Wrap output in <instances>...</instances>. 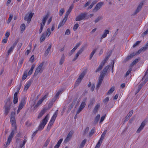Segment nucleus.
I'll use <instances>...</instances> for the list:
<instances>
[{
  "label": "nucleus",
  "instance_id": "obj_1",
  "mask_svg": "<svg viewBox=\"0 0 148 148\" xmlns=\"http://www.w3.org/2000/svg\"><path fill=\"white\" fill-rule=\"evenodd\" d=\"M12 103V102L10 101V98H8L7 99L6 102L5 103L4 106V114L5 116L7 115L9 112Z\"/></svg>",
  "mask_w": 148,
  "mask_h": 148
},
{
  "label": "nucleus",
  "instance_id": "obj_2",
  "mask_svg": "<svg viewBox=\"0 0 148 148\" xmlns=\"http://www.w3.org/2000/svg\"><path fill=\"white\" fill-rule=\"evenodd\" d=\"M48 114L47 115L40 123L38 128V130H42L47 123L48 121Z\"/></svg>",
  "mask_w": 148,
  "mask_h": 148
},
{
  "label": "nucleus",
  "instance_id": "obj_3",
  "mask_svg": "<svg viewBox=\"0 0 148 148\" xmlns=\"http://www.w3.org/2000/svg\"><path fill=\"white\" fill-rule=\"evenodd\" d=\"M45 62L41 63L36 70L34 74V76H36L39 73H42L43 71L42 67L44 65Z\"/></svg>",
  "mask_w": 148,
  "mask_h": 148
},
{
  "label": "nucleus",
  "instance_id": "obj_4",
  "mask_svg": "<svg viewBox=\"0 0 148 148\" xmlns=\"http://www.w3.org/2000/svg\"><path fill=\"white\" fill-rule=\"evenodd\" d=\"M16 126H15V127L14 128V129L12 130V132L8 138V141L7 142L6 146L5 147H4V148H6L7 146L8 145L10 144V142L11 141L12 139L13 136L16 130Z\"/></svg>",
  "mask_w": 148,
  "mask_h": 148
},
{
  "label": "nucleus",
  "instance_id": "obj_5",
  "mask_svg": "<svg viewBox=\"0 0 148 148\" xmlns=\"http://www.w3.org/2000/svg\"><path fill=\"white\" fill-rule=\"evenodd\" d=\"M87 13H82L78 16L75 18L76 21H79L86 18Z\"/></svg>",
  "mask_w": 148,
  "mask_h": 148
},
{
  "label": "nucleus",
  "instance_id": "obj_6",
  "mask_svg": "<svg viewBox=\"0 0 148 148\" xmlns=\"http://www.w3.org/2000/svg\"><path fill=\"white\" fill-rule=\"evenodd\" d=\"M15 113L13 112H12L11 114L10 122L12 125L15 127L16 126V120L14 117Z\"/></svg>",
  "mask_w": 148,
  "mask_h": 148
},
{
  "label": "nucleus",
  "instance_id": "obj_7",
  "mask_svg": "<svg viewBox=\"0 0 148 148\" xmlns=\"http://www.w3.org/2000/svg\"><path fill=\"white\" fill-rule=\"evenodd\" d=\"M34 14L31 12L29 14H26L24 17V20L27 21V23H29L31 21V19L33 16Z\"/></svg>",
  "mask_w": 148,
  "mask_h": 148
},
{
  "label": "nucleus",
  "instance_id": "obj_8",
  "mask_svg": "<svg viewBox=\"0 0 148 148\" xmlns=\"http://www.w3.org/2000/svg\"><path fill=\"white\" fill-rule=\"evenodd\" d=\"M103 4L104 3L102 2L98 3L93 9L92 11L93 12H96L102 6Z\"/></svg>",
  "mask_w": 148,
  "mask_h": 148
},
{
  "label": "nucleus",
  "instance_id": "obj_9",
  "mask_svg": "<svg viewBox=\"0 0 148 148\" xmlns=\"http://www.w3.org/2000/svg\"><path fill=\"white\" fill-rule=\"evenodd\" d=\"M25 100V98L24 97L22 99L18 106V108L21 110L23 108V106L26 103Z\"/></svg>",
  "mask_w": 148,
  "mask_h": 148
},
{
  "label": "nucleus",
  "instance_id": "obj_10",
  "mask_svg": "<svg viewBox=\"0 0 148 148\" xmlns=\"http://www.w3.org/2000/svg\"><path fill=\"white\" fill-rule=\"evenodd\" d=\"M86 104L84 102H82L81 103L79 108L78 109L77 112V114H79L81 111L85 107Z\"/></svg>",
  "mask_w": 148,
  "mask_h": 148
},
{
  "label": "nucleus",
  "instance_id": "obj_11",
  "mask_svg": "<svg viewBox=\"0 0 148 148\" xmlns=\"http://www.w3.org/2000/svg\"><path fill=\"white\" fill-rule=\"evenodd\" d=\"M143 5V2H141L139 4L135 12H134V14H137L141 10V8Z\"/></svg>",
  "mask_w": 148,
  "mask_h": 148
},
{
  "label": "nucleus",
  "instance_id": "obj_12",
  "mask_svg": "<svg viewBox=\"0 0 148 148\" xmlns=\"http://www.w3.org/2000/svg\"><path fill=\"white\" fill-rule=\"evenodd\" d=\"M18 91L16 92L14 95L13 103L14 104L16 103L18 101Z\"/></svg>",
  "mask_w": 148,
  "mask_h": 148
},
{
  "label": "nucleus",
  "instance_id": "obj_13",
  "mask_svg": "<svg viewBox=\"0 0 148 148\" xmlns=\"http://www.w3.org/2000/svg\"><path fill=\"white\" fill-rule=\"evenodd\" d=\"M145 123L144 122H143L140 126L139 127V128L138 129L137 131V133H139L141 131V130L143 129L144 127L145 126Z\"/></svg>",
  "mask_w": 148,
  "mask_h": 148
},
{
  "label": "nucleus",
  "instance_id": "obj_14",
  "mask_svg": "<svg viewBox=\"0 0 148 148\" xmlns=\"http://www.w3.org/2000/svg\"><path fill=\"white\" fill-rule=\"evenodd\" d=\"M32 81L31 80H29V82L27 83V84L25 85V88L24 89V91H26L29 88L30 86L32 84Z\"/></svg>",
  "mask_w": 148,
  "mask_h": 148
},
{
  "label": "nucleus",
  "instance_id": "obj_15",
  "mask_svg": "<svg viewBox=\"0 0 148 148\" xmlns=\"http://www.w3.org/2000/svg\"><path fill=\"white\" fill-rule=\"evenodd\" d=\"M100 106V103H97L95 106V108L93 110V112L94 114H96L97 112L99 109V108Z\"/></svg>",
  "mask_w": 148,
  "mask_h": 148
},
{
  "label": "nucleus",
  "instance_id": "obj_16",
  "mask_svg": "<svg viewBox=\"0 0 148 148\" xmlns=\"http://www.w3.org/2000/svg\"><path fill=\"white\" fill-rule=\"evenodd\" d=\"M46 110L47 109H46L44 108L42 110L40 114H39L38 118V119L40 118L46 112Z\"/></svg>",
  "mask_w": 148,
  "mask_h": 148
},
{
  "label": "nucleus",
  "instance_id": "obj_17",
  "mask_svg": "<svg viewBox=\"0 0 148 148\" xmlns=\"http://www.w3.org/2000/svg\"><path fill=\"white\" fill-rule=\"evenodd\" d=\"M135 55H136V54L134 52L132 53V54L126 57L125 59V60L126 61H127L129 60L132 58Z\"/></svg>",
  "mask_w": 148,
  "mask_h": 148
},
{
  "label": "nucleus",
  "instance_id": "obj_18",
  "mask_svg": "<svg viewBox=\"0 0 148 148\" xmlns=\"http://www.w3.org/2000/svg\"><path fill=\"white\" fill-rule=\"evenodd\" d=\"M109 31L108 30L106 29L104 30V33L101 38V39L106 37L107 36V34H109Z\"/></svg>",
  "mask_w": 148,
  "mask_h": 148
},
{
  "label": "nucleus",
  "instance_id": "obj_19",
  "mask_svg": "<svg viewBox=\"0 0 148 148\" xmlns=\"http://www.w3.org/2000/svg\"><path fill=\"white\" fill-rule=\"evenodd\" d=\"M67 19L64 18L62 21L59 24L58 28H59L60 27L63 26L64 24L65 23L67 20Z\"/></svg>",
  "mask_w": 148,
  "mask_h": 148
},
{
  "label": "nucleus",
  "instance_id": "obj_20",
  "mask_svg": "<svg viewBox=\"0 0 148 148\" xmlns=\"http://www.w3.org/2000/svg\"><path fill=\"white\" fill-rule=\"evenodd\" d=\"M63 140V139L61 138L58 141L57 144L54 147V148H58L60 147L61 143Z\"/></svg>",
  "mask_w": 148,
  "mask_h": 148
},
{
  "label": "nucleus",
  "instance_id": "obj_21",
  "mask_svg": "<svg viewBox=\"0 0 148 148\" xmlns=\"http://www.w3.org/2000/svg\"><path fill=\"white\" fill-rule=\"evenodd\" d=\"M51 45L49 44L48 48L46 50L45 52V56H47L48 54L49 53L50 51V50L51 48Z\"/></svg>",
  "mask_w": 148,
  "mask_h": 148
},
{
  "label": "nucleus",
  "instance_id": "obj_22",
  "mask_svg": "<svg viewBox=\"0 0 148 148\" xmlns=\"http://www.w3.org/2000/svg\"><path fill=\"white\" fill-rule=\"evenodd\" d=\"M103 80V79H100L99 78V81L97 84V86H96V88L97 89H98L99 88L100 86H101V85L102 83Z\"/></svg>",
  "mask_w": 148,
  "mask_h": 148
},
{
  "label": "nucleus",
  "instance_id": "obj_23",
  "mask_svg": "<svg viewBox=\"0 0 148 148\" xmlns=\"http://www.w3.org/2000/svg\"><path fill=\"white\" fill-rule=\"evenodd\" d=\"M65 60V56L64 54H63L61 57L59 62V64L60 65H62L64 63Z\"/></svg>",
  "mask_w": 148,
  "mask_h": 148
},
{
  "label": "nucleus",
  "instance_id": "obj_24",
  "mask_svg": "<svg viewBox=\"0 0 148 148\" xmlns=\"http://www.w3.org/2000/svg\"><path fill=\"white\" fill-rule=\"evenodd\" d=\"M57 113L56 112H55L52 116L50 121L54 122L55 120L56 119L57 116Z\"/></svg>",
  "mask_w": 148,
  "mask_h": 148
},
{
  "label": "nucleus",
  "instance_id": "obj_25",
  "mask_svg": "<svg viewBox=\"0 0 148 148\" xmlns=\"http://www.w3.org/2000/svg\"><path fill=\"white\" fill-rule=\"evenodd\" d=\"M112 53V51H110L108 53L107 56H106L105 57V59H104V60L106 62V61H107L108 60L109 57L111 55Z\"/></svg>",
  "mask_w": 148,
  "mask_h": 148
},
{
  "label": "nucleus",
  "instance_id": "obj_26",
  "mask_svg": "<svg viewBox=\"0 0 148 148\" xmlns=\"http://www.w3.org/2000/svg\"><path fill=\"white\" fill-rule=\"evenodd\" d=\"M86 142V139H85L80 144L79 148H83Z\"/></svg>",
  "mask_w": 148,
  "mask_h": 148
},
{
  "label": "nucleus",
  "instance_id": "obj_27",
  "mask_svg": "<svg viewBox=\"0 0 148 148\" xmlns=\"http://www.w3.org/2000/svg\"><path fill=\"white\" fill-rule=\"evenodd\" d=\"M95 132V128H93L89 132L88 134V136L89 137H91L92 135Z\"/></svg>",
  "mask_w": 148,
  "mask_h": 148
},
{
  "label": "nucleus",
  "instance_id": "obj_28",
  "mask_svg": "<svg viewBox=\"0 0 148 148\" xmlns=\"http://www.w3.org/2000/svg\"><path fill=\"white\" fill-rule=\"evenodd\" d=\"M139 60L140 59L139 58L136 59L133 61L132 63L131 64V66L132 67L137 62H138Z\"/></svg>",
  "mask_w": 148,
  "mask_h": 148
},
{
  "label": "nucleus",
  "instance_id": "obj_29",
  "mask_svg": "<svg viewBox=\"0 0 148 148\" xmlns=\"http://www.w3.org/2000/svg\"><path fill=\"white\" fill-rule=\"evenodd\" d=\"M43 100L41 99H40L36 105L34 106V108H36L42 103Z\"/></svg>",
  "mask_w": 148,
  "mask_h": 148
},
{
  "label": "nucleus",
  "instance_id": "obj_30",
  "mask_svg": "<svg viewBox=\"0 0 148 148\" xmlns=\"http://www.w3.org/2000/svg\"><path fill=\"white\" fill-rule=\"evenodd\" d=\"M114 87L112 86V87L108 92L107 94L109 95L112 93V92L114 91Z\"/></svg>",
  "mask_w": 148,
  "mask_h": 148
},
{
  "label": "nucleus",
  "instance_id": "obj_31",
  "mask_svg": "<svg viewBox=\"0 0 148 148\" xmlns=\"http://www.w3.org/2000/svg\"><path fill=\"white\" fill-rule=\"evenodd\" d=\"M97 2L96 1H94L91 5L88 7L87 9L89 10L91 9L92 8L93 5L96 3Z\"/></svg>",
  "mask_w": 148,
  "mask_h": 148
},
{
  "label": "nucleus",
  "instance_id": "obj_32",
  "mask_svg": "<svg viewBox=\"0 0 148 148\" xmlns=\"http://www.w3.org/2000/svg\"><path fill=\"white\" fill-rule=\"evenodd\" d=\"M85 47V46H83L82 47L77 53L79 55L84 50Z\"/></svg>",
  "mask_w": 148,
  "mask_h": 148
},
{
  "label": "nucleus",
  "instance_id": "obj_33",
  "mask_svg": "<svg viewBox=\"0 0 148 148\" xmlns=\"http://www.w3.org/2000/svg\"><path fill=\"white\" fill-rule=\"evenodd\" d=\"M110 65H108L107 66H106L103 69L102 71L103 72H104V73H106Z\"/></svg>",
  "mask_w": 148,
  "mask_h": 148
},
{
  "label": "nucleus",
  "instance_id": "obj_34",
  "mask_svg": "<svg viewBox=\"0 0 148 148\" xmlns=\"http://www.w3.org/2000/svg\"><path fill=\"white\" fill-rule=\"evenodd\" d=\"M106 73L103 72L102 71L101 74H100L99 78L102 79H103L106 75Z\"/></svg>",
  "mask_w": 148,
  "mask_h": 148
},
{
  "label": "nucleus",
  "instance_id": "obj_35",
  "mask_svg": "<svg viewBox=\"0 0 148 148\" xmlns=\"http://www.w3.org/2000/svg\"><path fill=\"white\" fill-rule=\"evenodd\" d=\"M45 35L46 36L45 33H44L42 34L40 38V41L43 42L45 40Z\"/></svg>",
  "mask_w": 148,
  "mask_h": 148
},
{
  "label": "nucleus",
  "instance_id": "obj_36",
  "mask_svg": "<svg viewBox=\"0 0 148 148\" xmlns=\"http://www.w3.org/2000/svg\"><path fill=\"white\" fill-rule=\"evenodd\" d=\"M103 139L100 138L96 145L99 147Z\"/></svg>",
  "mask_w": 148,
  "mask_h": 148
},
{
  "label": "nucleus",
  "instance_id": "obj_37",
  "mask_svg": "<svg viewBox=\"0 0 148 148\" xmlns=\"http://www.w3.org/2000/svg\"><path fill=\"white\" fill-rule=\"evenodd\" d=\"M100 117L99 114H97L96 116L94 122L95 123H98Z\"/></svg>",
  "mask_w": 148,
  "mask_h": 148
},
{
  "label": "nucleus",
  "instance_id": "obj_38",
  "mask_svg": "<svg viewBox=\"0 0 148 148\" xmlns=\"http://www.w3.org/2000/svg\"><path fill=\"white\" fill-rule=\"evenodd\" d=\"M51 34V32L50 29L49 28H48L46 31V36L48 37Z\"/></svg>",
  "mask_w": 148,
  "mask_h": 148
},
{
  "label": "nucleus",
  "instance_id": "obj_39",
  "mask_svg": "<svg viewBox=\"0 0 148 148\" xmlns=\"http://www.w3.org/2000/svg\"><path fill=\"white\" fill-rule=\"evenodd\" d=\"M75 104V101H73L69 107V110H70L73 108Z\"/></svg>",
  "mask_w": 148,
  "mask_h": 148
},
{
  "label": "nucleus",
  "instance_id": "obj_40",
  "mask_svg": "<svg viewBox=\"0 0 148 148\" xmlns=\"http://www.w3.org/2000/svg\"><path fill=\"white\" fill-rule=\"evenodd\" d=\"M53 123L54 122L51 121H50L47 127V129H49V130L51 128V127L52 125H53Z\"/></svg>",
  "mask_w": 148,
  "mask_h": 148
},
{
  "label": "nucleus",
  "instance_id": "obj_41",
  "mask_svg": "<svg viewBox=\"0 0 148 148\" xmlns=\"http://www.w3.org/2000/svg\"><path fill=\"white\" fill-rule=\"evenodd\" d=\"M102 19V17L101 16L98 17L95 21V22L96 23Z\"/></svg>",
  "mask_w": 148,
  "mask_h": 148
},
{
  "label": "nucleus",
  "instance_id": "obj_42",
  "mask_svg": "<svg viewBox=\"0 0 148 148\" xmlns=\"http://www.w3.org/2000/svg\"><path fill=\"white\" fill-rule=\"evenodd\" d=\"M81 80L82 79L78 78L76 82L75 86H78L79 84L80 83Z\"/></svg>",
  "mask_w": 148,
  "mask_h": 148
},
{
  "label": "nucleus",
  "instance_id": "obj_43",
  "mask_svg": "<svg viewBox=\"0 0 148 148\" xmlns=\"http://www.w3.org/2000/svg\"><path fill=\"white\" fill-rule=\"evenodd\" d=\"M132 68H130L129 70L127 71L126 72V74L125 75V77H127V76H128L130 73H131V71H132Z\"/></svg>",
  "mask_w": 148,
  "mask_h": 148
},
{
  "label": "nucleus",
  "instance_id": "obj_44",
  "mask_svg": "<svg viewBox=\"0 0 148 148\" xmlns=\"http://www.w3.org/2000/svg\"><path fill=\"white\" fill-rule=\"evenodd\" d=\"M23 60L24 59L23 58H22L21 59V61H19V62L18 63V67L20 68L21 67L22 64L23 63Z\"/></svg>",
  "mask_w": 148,
  "mask_h": 148
},
{
  "label": "nucleus",
  "instance_id": "obj_45",
  "mask_svg": "<svg viewBox=\"0 0 148 148\" xmlns=\"http://www.w3.org/2000/svg\"><path fill=\"white\" fill-rule=\"evenodd\" d=\"M21 31H24L25 29V25L23 23L22 24L21 26Z\"/></svg>",
  "mask_w": 148,
  "mask_h": 148
},
{
  "label": "nucleus",
  "instance_id": "obj_46",
  "mask_svg": "<svg viewBox=\"0 0 148 148\" xmlns=\"http://www.w3.org/2000/svg\"><path fill=\"white\" fill-rule=\"evenodd\" d=\"M73 133H74L73 130H71L69 132V133L67 135V136L71 138Z\"/></svg>",
  "mask_w": 148,
  "mask_h": 148
},
{
  "label": "nucleus",
  "instance_id": "obj_47",
  "mask_svg": "<svg viewBox=\"0 0 148 148\" xmlns=\"http://www.w3.org/2000/svg\"><path fill=\"white\" fill-rule=\"evenodd\" d=\"M146 51L145 50L144 47H142L138 51L135 53L136 54L140 53L142 51Z\"/></svg>",
  "mask_w": 148,
  "mask_h": 148
},
{
  "label": "nucleus",
  "instance_id": "obj_48",
  "mask_svg": "<svg viewBox=\"0 0 148 148\" xmlns=\"http://www.w3.org/2000/svg\"><path fill=\"white\" fill-rule=\"evenodd\" d=\"M49 16V14H47L46 15H45L44 16L42 19L43 20L45 21V22H46L47 20L48 16Z\"/></svg>",
  "mask_w": 148,
  "mask_h": 148
},
{
  "label": "nucleus",
  "instance_id": "obj_49",
  "mask_svg": "<svg viewBox=\"0 0 148 148\" xmlns=\"http://www.w3.org/2000/svg\"><path fill=\"white\" fill-rule=\"evenodd\" d=\"M49 16V14H47L46 15H45L44 16L42 19L43 20L45 21V22H46L47 20L48 16Z\"/></svg>",
  "mask_w": 148,
  "mask_h": 148
},
{
  "label": "nucleus",
  "instance_id": "obj_50",
  "mask_svg": "<svg viewBox=\"0 0 148 148\" xmlns=\"http://www.w3.org/2000/svg\"><path fill=\"white\" fill-rule=\"evenodd\" d=\"M107 131L106 130H105L103 133H102V134L101 135V138L104 139V138L105 137V135L106 134V132H107Z\"/></svg>",
  "mask_w": 148,
  "mask_h": 148
},
{
  "label": "nucleus",
  "instance_id": "obj_51",
  "mask_svg": "<svg viewBox=\"0 0 148 148\" xmlns=\"http://www.w3.org/2000/svg\"><path fill=\"white\" fill-rule=\"evenodd\" d=\"M143 86V85H141V84H140L139 86L138 87V89L137 90L136 92V94L138 93L140 90V89H141L142 86Z\"/></svg>",
  "mask_w": 148,
  "mask_h": 148
},
{
  "label": "nucleus",
  "instance_id": "obj_52",
  "mask_svg": "<svg viewBox=\"0 0 148 148\" xmlns=\"http://www.w3.org/2000/svg\"><path fill=\"white\" fill-rule=\"evenodd\" d=\"M71 137H69L68 136H67L66 138L65 139L64 142L65 143L68 142L71 138Z\"/></svg>",
  "mask_w": 148,
  "mask_h": 148
},
{
  "label": "nucleus",
  "instance_id": "obj_53",
  "mask_svg": "<svg viewBox=\"0 0 148 148\" xmlns=\"http://www.w3.org/2000/svg\"><path fill=\"white\" fill-rule=\"evenodd\" d=\"M14 48L13 47H11L8 50V55H9V54L11 52H12L13 49H14Z\"/></svg>",
  "mask_w": 148,
  "mask_h": 148
},
{
  "label": "nucleus",
  "instance_id": "obj_54",
  "mask_svg": "<svg viewBox=\"0 0 148 148\" xmlns=\"http://www.w3.org/2000/svg\"><path fill=\"white\" fill-rule=\"evenodd\" d=\"M85 75V73L83 72L80 75H79V78L81 79H82L84 77V75Z\"/></svg>",
  "mask_w": 148,
  "mask_h": 148
},
{
  "label": "nucleus",
  "instance_id": "obj_55",
  "mask_svg": "<svg viewBox=\"0 0 148 148\" xmlns=\"http://www.w3.org/2000/svg\"><path fill=\"white\" fill-rule=\"evenodd\" d=\"M78 27H79V24H78L76 23L75 24V25L74 26L73 28V30L74 31L76 30L77 29Z\"/></svg>",
  "mask_w": 148,
  "mask_h": 148
},
{
  "label": "nucleus",
  "instance_id": "obj_56",
  "mask_svg": "<svg viewBox=\"0 0 148 148\" xmlns=\"http://www.w3.org/2000/svg\"><path fill=\"white\" fill-rule=\"evenodd\" d=\"M13 17V15L12 14H11L10 15V16L8 18V23H9L11 21V20Z\"/></svg>",
  "mask_w": 148,
  "mask_h": 148
},
{
  "label": "nucleus",
  "instance_id": "obj_57",
  "mask_svg": "<svg viewBox=\"0 0 148 148\" xmlns=\"http://www.w3.org/2000/svg\"><path fill=\"white\" fill-rule=\"evenodd\" d=\"M141 41H138L136 42L134 45L133 47L134 48L138 45L141 42Z\"/></svg>",
  "mask_w": 148,
  "mask_h": 148
},
{
  "label": "nucleus",
  "instance_id": "obj_58",
  "mask_svg": "<svg viewBox=\"0 0 148 148\" xmlns=\"http://www.w3.org/2000/svg\"><path fill=\"white\" fill-rule=\"evenodd\" d=\"M64 12V9L63 8H62L61 9L60 11L59 14L60 16H61L62 15Z\"/></svg>",
  "mask_w": 148,
  "mask_h": 148
},
{
  "label": "nucleus",
  "instance_id": "obj_59",
  "mask_svg": "<svg viewBox=\"0 0 148 148\" xmlns=\"http://www.w3.org/2000/svg\"><path fill=\"white\" fill-rule=\"evenodd\" d=\"M89 127H87L85 130L84 132V134L85 135V134H86L87 133L89 130Z\"/></svg>",
  "mask_w": 148,
  "mask_h": 148
},
{
  "label": "nucleus",
  "instance_id": "obj_60",
  "mask_svg": "<svg viewBox=\"0 0 148 148\" xmlns=\"http://www.w3.org/2000/svg\"><path fill=\"white\" fill-rule=\"evenodd\" d=\"M27 74L26 73H24L23 75L22 80L23 81L27 77Z\"/></svg>",
  "mask_w": 148,
  "mask_h": 148
},
{
  "label": "nucleus",
  "instance_id": "obj_61",
  "mask_svg": "<svg viewBox=\"0 0 148 148\" xmlns=\"http://www.w3.org/2000/svg\"><path fill=\"white\" fill-rule=\"evenodd\" d=\"M102 69V68L99 66L98 67L97 69L95 71V72L97 73L101 71Z\"/></svg>",
  "mask_w": 148,
  "mask_h": 148
},
{
  "label": "nucleus",
  "instance_id": "obj_62",
  "mask_svg": "<svg viewBox=\"0 0 148 148\" xmlns=\"http://www.w3.org/2000/svg\"><path fill=\"white\" fill-rule=\"evenodd\" d=\"M133 112V110H132L130 111L128 114H127V116H128L129 117H130V116H132Z\"/></svg>",
  "mask_w": 148,
  "mask_h": 148
},
{
  "label": "nucleus",
  "instance_id": "obj_63",
  "mask_svg": "<svg viewBox=\"0 0 148 148\" xmlns=\"http://www.w3.org/2000/svg\"><path fill=\"white\" fill-rule=\"evenodd\" d=\"M79 55L78 53H77L75 56L74 58L72 60V61H75Z\"/></svg>",
  "mask_w": 148,
  "mask_h": 148
},
{
  "label": "nucleus",
  "instance_id": "obj_64",
  "mask_svg": "<svg viewBox=\"0 0 148 148\" xmlns=\"http://www.w3.org/2000/svg\"><path fill=\"white\" fill-rule=\"evenodd\" d=\"M109 98L108 97H107L106 98H105L103 101L104 103L105 104H107L108 102L109 101Z\"/></svg>",
  "mask_w": 148,
  "mask_h": 148
}]
</instances>
